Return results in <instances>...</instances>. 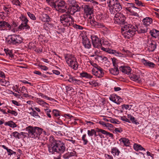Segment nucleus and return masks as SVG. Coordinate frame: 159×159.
Here are the masks:
<instances>
[{
  "label": "nucleus",
  "mask_w": 159,
  "mask_h": 159,
  "mask_svg": "<svg viewBox=\"0 0 159 159\" xmlns=\"http://www.w3.org/2000/svg\"><path fill=\"white\" fill-rule=\"evenodd\" d=\"M11 102L13 104L16 106H19L21 105L20 103L15 100H11Z\"/></svg>",
  "instance_id": "64"
},
{
  "label": "nucleus",
  "mask_w": 159,
  "mask_h": 159,
  "mask_svg": "<svg viewBox=\"0 0 159 159\" xmlns=\"http://www.w3.org/2000/svg\"><path fill=\"white\" fill-rule=\"evenodd\" d=\"M60 111L54 109L53 110L52 113V115L54 116L57 119L60 118Z\"/></svg>",
  "instance_id": "34"
},
{
  "label": "nucleus",
  "mask_w": 159,
  "mask_h": 159,
  "mask_svg": "<svg viewBox=\"0 0 159 159\" xmlns=\"http://www.w3.org/2000/svg\"><path fill=\"white\" fill-rule=\"evenodd\" d=\"M87 124L89 126H91L93 125L94 123L91 121L85 120L84 124Z\"/></svg>",
  "instance_id": "62"
},
{
  "label": "nucleus",
  "mask_w": 159,
  "mask_h": 159,
  "mask_svg": "<svg viewBox=\"0 0 159 159\" xmlns=\"http://www.w3.org/2000/svg\"><path fill=\"white\" fill-rule=\"evenodd\" d=\"M11 25V26L12 27L11 29L12 30V31H13L14 30V29H13V28H15L18 25V23H16L15 21H13L12 22Z\"/></svg>",
  "instance_id": "54"
},
{
  "label": "nucleus",
  "mask_w": 159,
  "mask_h": 159,
  "mask_svg": "<svg viewBox=\"0 0 159 159\" xmlns=\"http://www.w3.org/2000/svg\"><path fill=\"white\" fill-rule=\"evenodd\" d=\"M80 76L82 78H85L87 79H91L92 78L93 76L87 72H83L80 73Z\"/></svg>",
  "instance_id": "33"
},
{
  "label": "nucleus",
  "mask_w": 159,
  "mask_h": 159,
  "mask_svg": "<svg viewBox=\"0 0 159 159\" xmlns=\"http://www.w3.org/2000/svg\"><path fill=\"white\" fill-rule=\"evenodd\" d=\"M94 129H91V130H88L87 131V134L89 137L93 136V133H95Z\"/></svg>",
  "instance_id": "49"
},
{
  "label": "nucleus",
  "mask_w": 159,
  "mask_h": 159,
  "mask_svg": "<svg viewBox=\"0 0 159 159\" xmlns=\"http://www.w3.org/2000/svg\"><path fill=\"white\" fill-rule=\"evenodd\" d=\"M68 81L70 83H73L75 84H79L80 82V80L76 79L71 76H70Z\"/></svg>",
  "instance_id": "27"
},
{
  "label": "nucleus",
  "mask_w": 159,
  "mask_h": 159,
  "mask_svg": "<svg viewBox=\"0 0 159 159\" xmlns=\"http://www.w3.org/2000/svg\"><path fill=\"white\" fill-rule=\"evenodd\" d=\"M11 2L13 5L19 7H21V3L19 0H12Z\"/></svg>",
  "instance_id": "45"
},
{
  "label": "nucleus",
  "mask_w": 159,
  "mask_h": 159,
  "mask_svg": "<svg viewBox=\"0 0 159 159\" xmlns=\"http://www.w3.org/2000/svg\"><path fill=\"white\" fill-rule=\"evenodd\" d=\"M119 70L122 73L129 75L131 72V69L128 66H121L119 67Z\"/></svg>",
  "instance_id": "17"
},
{
  "label": "nucleus",
  "mask_w": 159,
  "mask_h": 159,
  "mask_svg": "<svg viewBox=\"0 0 159 159\" xmlns=\"http://www.w3.org/2000/svg\"><path fill=\"white\" fill-rule=\"evenodd\" d=\"M93 75L100 78L103 76L104 75V70L102 69L99 70H93Z\"/></svg>",
  "instance_id": "19"
},
{
  "label": "nucleus",
  "mask_w": 159,
  "mask_h": 159,
  "mask_svg": "<svg viewBox=\"0 0 159 159\" xmlns=\"http://www.w3.org/2000/svg\"><path fill=\"white\" fill-rule=\"evenodd\" d=\"M84 12L87 15H91L93 13L92 8L88 5L84 6Z\"/></svg>",
  "instance_id": "26"
},
{
  "label": "nucleus",
  "mask_w": 159,
  "mask_h": 159,
  "mask_svg": "<svg viewBox=\"0 0 159 159\" xmlns=\"http://www.w3.org/2000/svg\"><path fill=\"white\" fill-rule=\"evenodd\" d=\"M150 33L151 36L159 40V31L156 29H152L150 30Z\"/></svg>",
  "instance_id": "20"
},
{
  "label": "nucleus",
  "mask_w": 159,
  "mask_h": 159,
  "mask_svg": "<svg viewBox=\"0 0 159 159\" xmlns=\"http://www.w3.org/2000/svg\"><path fill=\"white\" fill-rule=\"evenodd\" d=\"M111 59L112 60L113 65L114 67H118L117 65L116 64L117 61V59L114 57L111 58Z\"/></svg>",
  "instance_id": "50"
},
{
  "label": "nucleus",
  "mask_w": 159,
  "mask_h": 159,
  "mask_svg": "<svg viewBox=\"0 0 159 159\" xmlns=\"http://www.w3.org/2000/svg\"><path fill=\"white\" fill-rule=\"evenodd\" d=\"M131 15L134 16H138L139 15L138 13L136 12H135L133 10H132L131 11L129 12Z\"/></svg>",
  "instance_id": "63"
},
{
  "label": "nucleus",
  "mask_w": 159,
  "mask_h": 159,
  "mask_svg": "<svg viewBox=\"0 0 159 159\" xmlns=\"http://www.w3.org/2000/svg\"><path fill=\"white\" fill-rule=\"evenodd\" d=\"M65 61L68 66L75 70L78 69L79 64L74 55L66 54L64 55Z\"/></svg>",
  "instance_id": "5"
},
{
  "label": "nucleus",
  "mask_w": 159,
  "mask_h": 159,
  "mask_svg": "<svg viewBox=\"0 0 159 159\" xmlns=\"http://www.w3.org/2000/svg\"><path fill=\"white\" fill-rule=\"evenodd\" d=\"M107 2L109 7L111 9L110 12L113 11H119L122 9V5L117 0H107Z\"/></svg>",
  "instance_id": "8"
},
{
  "label": "nucleus",
  "mask_w": 159,
  "mask_h": 159,
  "mask_svg": "<svg viewBox=\"0 0 159 159\" xmlns=\"http://www.w3.org/2000/svg\"><path fill=\"white\" fill-rule=\"evenodd\" d=\"M134 2L139 6H143V4L139 0H134Z\"/></svg>",
  "instance_id": "52"
},
{
  "label": "nucleus",
  "mask_w": 159,
  "mask_h": 159,
  "mask_svg": "<svg viewBox=\"0 0 159 159\" xmlns=\"http://www.w3.org/2000/svg\"><path fill=\"white\" fill-rule=\"evenodd\" d=\"M96 131L98 133H101L102 134H103L106 135H107V131L102 129H99L98 128H96Z\"/></svg>",
  "instance_id": "44"
},
{
  "label": "nucleus",
  "mask_w": 159,
  "mask_h": 159,
  "mask_svg": "<svg viewBox=\"0 0 159 159\" xmlns=\"http://www.w3.org/2000/svg\"><path fill=\"white\" fill-rule=\"evenodd\" d=\"M46 2L53 8L55 5V0H46Z\"/></svg>",
  "instance_id": "42"
},
{
  "label": "nucleus",
  "mask_w": 159,
  "mask_h": 159,
  "mask_svg": "<svg viewBox=\"0 0 159 159\" xmlns=\"http://www.w3.org/2000/svg\"><path fill=\"white\" fill-rule=\"evenodd\" d=\"M135 26L129 24L124 25L122 35L125 38L129 39L132 37L136 31L139 34L145 33L147 32L148 28L147 27H143L139 25H136Z\"/></svg>",
  "instance_id": "1"
},
{
  "label": "nucleus",
  "mask_w": 159,
  "mask_h": 159,
  "mask_svg": "<svg viewBox=\"0 0 159 159\" xmlns=\"http://www.w3.org/2000/svg\"><path fill=\"white\" fill-rule=\"evenodd\" d=\"M141 61L143 64L147 67L152 69L155 68L156 66V65L154 63L148 60L143 58L142 59Z\"/></svg>",
  "instance_id": "15"
},
{
  "label": "nucleus",
  "mask_w": 159,
  "mask_h": 159,
  "mask_svg": "<svg viewBox=\"0 0 159 159\" xmlns=\"http://www.w3.org/2000/svg\"><path fill=\"white\" fill-rule=\"evenodd\" d=\"M120 119L123 121H125L128 123H130V121L129 119L127 118V116H120Z\"/></svg>",
  "instance_id": "51"
},
{
  "label": "nucleus",
  "mask_w": 159,
  "mask_h": 159,
  "mask_svg": "<svg viewBox=\"0 0 159 159\" xmlns=\"http://www.w3.org/2000/svg\"><path fill=\"white\" fill-rule=\"evenodd\" d=\"M126 3L127 4V6H130L131 7H134V8L137 9V10H136V11H137L138 12H139V9L138 8H136V7H134V4L133 3Z\"/></svg>",
  "instance_id": "56"
},
{
  "label": "nucleus",
  "mask_w": 159,
  "mask_h": 159,
  "mask_svg": "<svg viewBox=\"0 0 159 159\" xmlns=\"http://www.w3.org/2000/svg\"><path fill=\"white\" fill-rule=\"evenodd\" d=\"M39 66L40 69L44 70H47L48 69V68L45 66L39 65Z\"/></svg>",
  "instance_id": "57"
},
{
  "label": "nucleus",
  "mask_w": 159,
  "mask_h": 159,
  "mask_svg": "<svg viewBox=\"0 0 159 159\" xmlns=\"http://www.w3.org/2000/svg\"><path fill=\"white\" fill-rule=\"evenodd\" d=\"M20 19L23 23H28L29 20H28L26 17L24 15H21V16L20 17Z\"/></svg>",
  "instance_id": "38"
},
{
  "label": "nucleus",
  "mask_w": 159,
  "mask_h": 159,
  "mask_svg": "<svg viewBox=\"0 0 159 159\" xmlns=\"http://www.w3.org/2000/svg\"><path fill=\"white\" fill-rule=\"evenodd\" d=\"M2 147L4 149L6 150L7 153L8 155H16V152L13 151L12 150L8 148L6 146L4 145H2Z\"/></svg>",
  "instance_id": "29"
},
{
  "label": "nucleus",
  "mask_w": 159,
  "mask_h": 159,
  "mask_svg": "<svg viewBox=\"0 0 159 159\" xmlns=\"http://www.w3.org/2000/svg\"><path fill=\"white\" fill-rule=\"evenodd\" d=\"M32 116L36 117H38L39 118H40V116L39 115L38 113L36 112L35 110L30 112L29 113Z\"/></svg>",
  "instance_id": "43"
},
{
  "label": "nucleus",
  "mask_w": 159,
  "mask_h": 159,
  "mask_svg": "<svg viewBox=\"0 0 159 159\" xmlns=\"http://www.w3.org/2000/svg\"><path fill=\"white\" fill-rule=\"evenodd\" d=\"M110 73L112 75H116L119 74V70L118 67H114L109 70Z\"/></svg>",
  "instance_id": "28"
},
{
  "label": "nucleus",
  "mask_w": 159,
  "mask_h": 159,
  "mask_svg": "<svg viewBox=\"0 0 159 159\" xmlns=\"http://www.w3.org/2000/svg\"><path fill=\"white\" fill-rule=\"evenodd\" d=\"M119 141L121 143H122L125 146H129L130 145V140L128 139L122 138L119 139Z\"/></svg>",
  "instance_id": "25"
},
{
  "label": "nucleus",
  "mask_w": 159,
  "mask_h": 159,
  "mask_svg": "<svg viewBox=\"0 0 159 159\" xmlns=\"http://www.w3.org/2000/svg\"><path fill=\"white\" fill-rule=\"evenodd\" d=\"M120 152L119 149L116 147H113L111 149V153L115 156H118Z\"/></svg>",
  "instance_id": "31"
},
{
  "label": "nucleus",
  "mask_w": 159,
  "mask_h": 159,
  "mask_svg": "<svg viewBox=\"0 0 159 159\" xmlns=\"http://www.w3.org/2000/svg\"><path fill=\"white\" fill-rule=\"evenodd\" d=\"M109 99L110 100L117 104H119L122 101V99L115 94H112L110 95Z\"/></svg>",
  "instance_id": "14"
},
{
  "label": "nucleus",
  "mask_w": 159,
  "mask_h": 159,
  "mask_svg": "<svg viewBox=\"0 0 159 159\" xmlns=\"http://www.w3.org/2000/svg\"><path fill=\"white\" fill-rule=\"evenodd\" d=\"M82 43L85 48L89 49L91 47L90 41L87 36H84L82 39Z\"/></svg>",
  "instance_id": "16"
},
{
  "label": "nucleus",
  "mask_w": 159,
  "mask_h": 159,
  "mask_svg": "<svg viewBox=\"0 0 159 159\" xmlns=\"http://www.w3.org/2000/svg\"><path fill=\"white\" fill-rule=\"evenodd\" d=\"M65 143L61 140L54 139L51 145L48 146V151L52 153H57L62 154L66 150Z\"/></svg>",
  "instance_id": "3"
},
{
  "label": "nucleus",
  "mask_w": 159,
  "mask_h": 159,
  "mask_svg": "<svg viewBox=\"0 0 159 159\" xmlns=\"http://www.w3.org/2000/svg\"><path fill=\"white\" fill-rule=\"evenodd\" d=\"M67 4L64 0H55L54 8L61 13L66 12Z\"/></svg>",
  "instance_id": "7"
},
{
  "label": "nucleus",
  "mask_w": 159,
  "mask_h": 159,
  "mask_svg": "<svg viewBox=\"0 0 159 159\" xmlns=\"http://www.w3.org/2000/svg\"><path fill=\"white\" fill-rule=\"evenodd\" d=\"M30 28V26L28 24V23H22L18 28V30H28Z\"/></svg>",
  "instance_id": "23"
},
{
  "label": "nucleus",
  "mask_w": 159,
  "mask_h": 159,
  "mask_svg": "<svg viewBox=\"0 0 159 159\" xmlns=\"http://www.w3.org/2000/svg\"><path fill=\"white\" fill-rule=\"evenodd\" d=\"M127 118L129 119L130 122L136 125L139 124L138 122H137V120L135 118L131 116L130 114H127Z\"/></svg>",
  "instance_id": "32"
},
{
  "label": "nucleus",
  "mask_w": 159,
  "mask_h": 159,
  "mask_svg": "<svg viewBox=\"0 0 159 159\" xmlns=\"http://www.w3.org/2000/svg\"><path fill=\"white\" fill-rule=\"evenodd\" d=\"M89 83L90 85H91L92 86L94 87H96L98 85V83L95 81H90L89 82Z\"/></svg>",
  "instance_id": "55"
},
{
  "label": "nucleus",
  "mask_w": 159,
  "mask_h": 159,
  "mask_svg": "<svg viewBox=\"0 0 159 159\" xmlns=\"http://www.w3.org/2000/svg\"><path fill=\"white\" fill-rule=\"evenodd\" d=\"M28 133L21 132L19 133L20 135H22L24 137H26L27 135L30 138L39 139L43 129L42 128L38 127H33L29 126L26 128Z\"/></svg>",
  "instance_id": "4"
},
{
  "label": "nucleus",
  "mask_w": 159,
  "mask_h": 159,
  "mask_svg": "<svg viewBox=\"0 0 159 159\" xmlns=\"http://www.w3.org/2000/svg\"><path fill=\"white\" fill-rule=\"evenodd\" d=\"M143 24L147 27L152 23V18L149 17H146L143 19L142 21Z\"/></svg>",
  "instance_id": "21"
},
{
  "label": "nucleus",
  "mask_w": 159,
  "mask_h": 159,
  "mask_svg": "<svg viewBox=\"0 0 159 159\" xmlns=\"http://www.w3.org/2000/svg\"><path fill=\"white\" fill-rule=\"evenodd\" d=\"M36 102L38 104L43 107L46 108L48 107V104L41 98H37L36 99Z\"/></svg>",
  "instance_id": "22"
},
{
  "label": "nucleus",
  "mask_w": 159,
  "mask_h": 159,
  "mask_svg": "<svg viewBox=\"0 0 159 159\" xmlns=\"http://www.w3.org/2000/svg\"><path fill=\"white\" fill-rule=\"evenodd\" d=\"M6 125L10 126L11 127L13 128L16 127L17 126V125L12 121H10L6 122Z\"/></svg>",
  "instance_id": "35"
},
{
  "label": "nucleus",
  "mask_w": 159,
  "mask_h": 159,
  "mask_svg": "<svg viewBox=\"0 0 159 159\" xmlns=\"http://www.w3.org/2000/svg\"><path fill=\"white\" fill-rule=\"evenodd\" d=\"M9 83V82L5 80L0 79V84L2 86H5L6 84H7V85H10Z\"/></svg>",
  "instance_id": "41"
},
{
  "label": "nucleus",
  "mask_w": 159,
  "mask_h": 159,
  "mask_svg": "<svg viewBox=\"0 0 159 159\" xmlns=\"http://www.w3.org/2000/svg\"><path fill=\"white\" fill-rule=\"evenodd\" d=\"M7 112L8 113L11 114L15 116H16L18 115V113L17 112L13 110H11L9 109H8Z\"/></svg>",
  "instance_id": "48"
},
{
  "label": "nucleus",
  "mask_w": 159,
  "mask_h": 159,
  "mask_svg": "<svg viewBox=\"0 0 159 159\" xmlns=\"http://www.w3.org/2000/svg\"><path fill=\"white\" fill-rule=\"evenodd\" d=\"M73 3L70 6L69 11L70 12L69 13L72 15H73L76 12L79 11H80V7L79 5L75 3V1L73 0Z\"/></svg>",
  "instance_id": "11"
},
{
  "label": "nucleus",
  "mask_w": 159,
  "mask_h": 159,
  "mask_svg": "<svg viewBox=\"0 0 159 159\" xmlns=\"http://www.w3.org/2000/svg\"><path fill=\"white\" fill-rule=\"evenodd\" d=\"M14 137L17 138L18 139H20L19 135L20 134L17 131H15L13 132L11 134Z\"/></svg>",
  "instance_id": "53"
},
{
  "label": "nucleus",
  "mask_w": 159,
  "mask_h": 159,
  "mask_svg": "<svg viewBox=\"0 0 159 159\" xmlns=\"http://www.w3.org/2000/svg\"><path fill=\"white\" fill-rule=\"evenodd\" d=\"M125 19L126 18L125 16L120 13H118L115 14L114 17V20L115 22L119 24L124 25L122 28L123 30V31L122 32H122L124 31V26L125 25H126L128 24H125Z\"/></svg>",
  "instance_id": "10"
},
{
  "label": "nucleus",
  "mask_w": 159,
  "mask_h": 159,
  "mask_svg": "<svg viewBox=\"0 0 159 159\" xmlns=\"http://www.w3.org/2000/svg\"><path fill=\"white\" fill-rule=\"evenodd\" d=\"M133 148L136 151H138L139 150L145 151V149L143 148L141 145L139 144L134 143V144Z\"/></svg>",
  "instance_id": "30"
},
{
  "label": "nucleus",
  "mask_w": 159,
  "mask_h": 159,
  "mask_svg": "<svg viewBox=\"0 0 159 159\" xmlns=\"http://www.w3.org/2000/svg\"><path fill=\"white\" fill-rule=\"evenodd\" d=\"M91 38L94 47L98 48H101V49L103 51L107 52L109 53L112 54L117 57H121L122 56L123 54L116 50L102 47L101 44L102 41L99 39V38L97 35L94 34L92 35Z\"/></svg>",
  "instance_id": "2"
},
{
  "label": "nucleus",
  "mask_w": 159,
  "mask_h": 159,
  "mask_svg": "<svg viewBox=\"0 0 159 159\" xmlns=\"http://www.w3.org/2000/svg\"><path fill=\"white\" fill-rule=\"evenodd\" d=\"M27 14L31 20H36V18L33 14L31 13L30 12H27Z\"/></svg>",
  "instance_id": "47"
},
{
  "label": "nucleus",
  "mask_w": 159,
  "mask_h": 159,
  "mask_svg": "<svg viewBox=\"0 0 159 159\" xmlns=\"http://www.w3.org/2000/svg\"><path fill=\"white\" fill-rule=\"evenodd\" d=\"M65 116H67L68 118H70V119H73V120H77V119H75V118L69 114H66L65 115Z\"/></svg>",
  "instance_id": "61"
},
{
  "label": "nucleus",
  "mask_w": 159,
  "mask_h": 159,
  "mask_svg": "<svg viewBox=\"0 0 159 159\" xmlns=\"http://www.w3.org/2000/svg\"><path fill=\"white\" fill-rule=\"evenodd\" d=\"M12 27L8 22L4 20H0V30L1 31H12L11 29Z\"/></svg>",
  "instance_id": "12"
},
{
  "label": "nucleus",
  "mask_w": 159,
  "mask_h": 159,
  "mask_svg": "<svg viewBox=\"0 0 159 159\" xmlns=\"http://www.w3.org/2000/svg\"><path fill=\"white\" fill-rule=\"evenodd\" d=\"M88 22L89 25L93 28H102L105 27L103 24L98 23L94 19L88 20Z\"/></svg>",
  "instance_id": "13"
},
{
  "label": "nucleus",
  "mask_w": 159,
  "mask_h": 159,
  "mask_svg": "<svg viewBox=\"0 0 159 159\" xmlns=\"http://www.w3.org/2000/svg\"><path fill=\"white\" fill-rule=\"evenodd\" d=\"M122 108H125L126 110H130L131 109V107H129V105L123 104L122 105Z\"/></svg>",
  "instance_id": "59"
},
{
  "label": "nucleus",
  "mask_w": 159,
  "mask_h": 159,
  "mask_svg": "<svg viewBox=\"0 0 159 159\" xmlns=\"http://www.w3.org/2000/svg\"><path fill=\"white\" fill-rule=\"evenodd\" d=\"M60 20L61 22L65 27L72 26L74 23V19L69 12H66L60 16Z\"/></svg>",
  "instance_id": "6"
},
{
  "label": "nucleus",
  "mask_w": 159,
  "mask_h": 159,
  "mask_svg": "<svg viewBox=\"0 0 159 159\" xmlns=\"http://www.w3.org/2000/svg\"><path fill=\"white\" fill-rule=\"evenodd\" d=\"M131 80L137 82L138 83H141V79L139 75H133L130 77Z\"/></svg>",
  "instance_id": "24"
},
{
  "label": "nucleus",
  "mask_w": 159,
  "mask_h": 159,
  "mask_svg": "<svg viewBox=\"0 0 159 159\" xmlns=\"http://www.w3.org/2000/svg\"><path fill=\"white\" fill-rule=\"evenodd\" d=\"M11 8V6L10 5H4L3 7V9L7 12H9Z\"/></svg>",
  "instance_id": "46"
},
{
  "label": "nucleus",
  "mask_w": 159,
  "mask_h": 159,
  "mask_svg": "<svg viewBox=\"0 0 159 159\" xmlns=\"http://www.w3.org/2000/svg\"><path fill=\"white\" fill-rule=\"evenodd\" d=\"M63 157L65 159H69L70 157L69 154V152H68L64 154L63 156Z\"/></svg>",
  "instance_id": "58"
},
{
  "label": "nucleus",
  "mask_w": 159,
  "mask_h": 159,
  "mask_svg": "<svg viewBox=\"0 0 159 159\" xmlns=\"http://www.w3.org/2000/svg\"><path fill=\"white\" fill-rule=\"evenodd\" d=\"M115 131L116 133H121L123 131L122 129L121 128H116L115 129Z\"/></svg>",
  "instance_id": "60"
},
{
  "label": "nucleus",
  "mask_w": 159,
  "mask_h": 159,
  "mask_svg": "<svg viewBox=\"0 0 159 159\" xmlns=\"http://www.w3.org/2000/svg\"><path fill=\"white\" fill-rule=\"evenodd\" d=\"M82 140L83 141V143L84 145L87 144L89 141L86 138V134H84L82 137Z\"/></svg>",
  "instance_id": "39"
},
{
  "label": "nucleus",
  "mask_w": 159,
  "mask_h": 159,
  "mask_svg": "<svg viewBox=\"0 0 159 159\" xmlns=\"http://www.w3.org/2000/svg\"><path fill=\"white\" fill-rule=\"evenodd\" d=\"M101 44L102 45L108 47L110 45V43L106 39H102L101 40Z\"/></svg>",
  "instance_id": "36"
},
{
  "label": "nucleus",
  "mask_w": 159,
  "mask_h": 159,
  "mask_svg": "<svg viewBox=\"0 0 159 159\" xmlns=\"http://www.w3.org/2000/svg\"><path fill=\"white\" fill-rule=\"evenodd\" d=\"M43 17L44 19H45V20H44L43 19L42 20L44 22H48L50 21V18L49 16L47 14H43Z\"/></svg>",
  "instance_id": "40"
},
{
  "label": "nucleus",
  "mask_w": 159,
  "mask_h": 159,
  "mask_svg": "<svg viewBox=\"0 0 159 159\" xmlns=\"http://www.w3.org/2000/svg\"><path fill=\"white\" fill-rule=\"evenodd\" d=\"M8 42L11 44L17 45L22 42V38L19 35H11L8 36Z\"/></svg>",
  "instance_id": "9"
},
{
  "label": "nucleus",
  "mask_w": 159,
  "mask_h": 159,
  "mask_svg": "<svg viewBox=\"0 0 159 159\" xmlns=\"http://www.w3.org/2000/svg\"><path fill=\"white\" fill-rule=\"evenodd\" d=\"M156 42L154 40H152L151 43H149L148 49L149 51L153 52L156 48Z\"/></svg>",
  "instance_id": "18"
},
{
  "label": "nucleus",
  "mask_w": 159,
  "mask_h": 159,
  "mask_svg": "<svg viewBox=\"0 0 159 159\" xmlns=\"http://www.w3.org/2000/svg\"><path fill=\"white\" fill-rule=\"evenodd\" d=\"M4 51L7 55H8L11 57L12 58L14 57V55H13L12 52L11 50L8 49H4Z\"/></svg>",
  "instance_id": "37"
}]
</instances>
